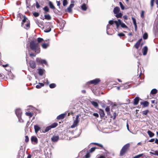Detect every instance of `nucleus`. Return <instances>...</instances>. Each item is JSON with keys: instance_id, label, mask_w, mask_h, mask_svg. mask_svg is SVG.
<instances>
[{"instance_id": "f257e3e1", "label": "nucleus", "mask_w": 158, "mask_h": 158, "mask_svg": "<svg viewBox=\"0 0 158 158\" xmlns=\"http://www.w3.org/2000/svg\"><path fill=\"white\" fill-rule=\"evenodd\" d=\"M30 47L31 50L35 52V53H39L40 51V45L36 41L32 40L30 44Z\"/></svg>"}, {"instance_id": "f03ea898", "label": "nucleus", "mask_w": 158, "mask_h": 158, "mask_svg": "<svg viewBox=\"0 0 158 158\" xmlns=\"http://www.w3.org/2000/svg\"><path fill=\"white\" fill-rule=\"evenodd\" d=\"M130 147V144L128 143L124 145L120 150L119 156H123L128 151Z\"/></svg>"}, {"instance_id": "7ed1b4c3", "label": "nucleus", "mask_w": 158, "mask_h": 158, "mask_svg": "<svg viewBox=\"0 0 158 158\" xmlns=\"http://www.w3.org/2000/svg\"><path fill=\"white\" fill-rule=\"evenodd\" d=\"M78 115H77L76 116V120L74 121L73 124L71 126V128H74L77 126L78 124L79 121L78 119Z\"/></svg>"}, {"instance_id": "20e7f679", "label": "nucleus", "mask_w": 158, "mask_h": 158, "mask_svg": "<svg viewBox=\"0 0 158 158\" xmlns=\"http://www.w3.org/2000/svg\"><path fill=\"white\" fill-rule=\"evenodd\" d=\"M101 81V80L99 78H96L95 79L91 80L88 82L89 83L93 84L94 85H96L98 84Z\"/></svg>"}, {"instance_id": "39448f33", "label": "nucleus", "mask_w": 158, "mask_h": 158, "mask_svg": "<svg viewBox=\"0 0 158 158\" xmlns=\"http://www.w3.org/2000/svg\"><path fill=\"white\" fill-rule=\"evenodd\" d=\"M31 140L32 143L34 144H37L38 143V139L35 136H33L31 137Z\"/></svg>"}, {"instance_id": "423d86ee", "label": "nucleus", "mask_w": 158, "mask_h": 158, "mask_svg": "<svg viewBox=\"0 0 158 158\" xmlns=\"http://www.w3.org/2000/svg\"><path fill=\"white\" fill-rule=\"evenodd\" d=\"M15 114L19 118L21 116L22 112L20 109H16L15 110Z\"/></svg>"}, {"instance_id": "0eeeda50", "label": "nucleus", "mask_w": 158, "mask_h": 158, "mask_svg": "<svg viewBox=\"0 0 158 158\" xmlns=\"http://www.w3.org/2000/svg\"><path fill=\"white\" fill-rule=\"evenodd\" d=\"M98 113L100 114V117L101 118H102L103 117H104L105 115V114L104 111V110L101 109H99Z\"/></svg>"}, {"instance_id": "6e6552de", "label": "nucleus", "mask_w": 158, "mask_h": 158, "mask_svg": "<svg viewBox=\"0 0 158 158\" xmlns=\"http://www.w3.org/2000/svg\"><path fill=\"white\" fill-rule=\"evenodd\" d=\"M67 114V112L61 114L57 116L56 119L58 120L63 119L64 118Z\"/></svg>"}, {"instance_id": "1a4fd4ad", "label": "nucleus", "mask_w": 158, "mask_h": 158, "mask_svg": "<svg viewBox=\"0 0 158 158\" xmlns=\"http://www.w3.org/2000/svg\"><path fill=\"white\" fill-rule=\"evenodd\" d=\"M29 64L31 68L32 69H34L36 67V64L35 62L32 60L29 61Z\"/></svg>"}, {"instance_id": "9d476101", "label": "nucleus", "mask_w": 158, "mask_h": 158, "mask_svg": "<svg viewBox=\"0 0 158 158\" xmlns=\"http://www.w3.org/2000/svg\"><path fill=\"white\" fill-rule=\"evenodd\" d=\"M142 40V39L141 38L139 39L136 43L134 45V47L136 49H138L139 45L140 44V43L141 41Z\"/></svg>"}, {"instance_id": "9b49d317", "label": "nucleus", "mask_w": 158, "mask_h": 158, "mask_svg": "<svg viewBox=\"0 0 158 158\" xmlns=\"http://www.w3.org/2000/svg\"><path fill=\"white\" fill-rule=\"evenodd\" d=\"M105 111L107 112V114L108 115H109L110 118L113 117L112 115L111 114L110 112V108L109 106H107L105 109Z\"/></svg>"}, {"instance_id": "f8f14e48", "label": "nucleus", "mask_w": 158, "mask_h": 158, "mask_svg": "<svg viewBox=\"0 0 158 158\" xmlns=\"http://www.w3.org/2000/svg\"><path fill=\"white\" fill-rule=\"evenodd\" d=\"M59 137L58 135H53L51 138L53 142H56L58 141Z\"/></svg>"}, {"instance_id": "ddd939ff", "label": "nucleus", "mask_w": 158, "mask_h": 158, "mask_svg": "<svg viewBox=\"0 0 158 158\" xmlns=\"http://www.w3.org/2000/svg\"><path fill=\"white\" fill-rule=\"evenodd\" d=\"M120 11V8L118 6L114 8L113 10V12L114 14H118Z\"/></svg>"}, {"instance_id": "4468645a", "label": "nucleus", "mask_w": 158, "mask_h": 158, "mask_svg": "<svg viewBox=\"0 0 158 158\" xmlns=\"http://www.w3.org/2000/svg\"><path fill=\"white\" fill-rule=\"evenodd\" d=\"M139 98L138 97H136L134 99L133 104L134 105H137L139 103Z\"/></svg>"}, {"instance_id": "2eb2a0df", "label": "nucleus", "mask_w": 158, "mask_h": 158, "mask_svg": "<svg viewBox=\"0 0 158 158\" xmlns=\"http://www.w3.org/2000/svg\"><path fill=\"white\" fill-rule=\"evenodd\" d=\"M143 52V55H146L147 53L148 48L147 46H145L142 49Z\"/></svg>"}, {"instance_id": "dca6fc26", "label": "nucleus", "mask_w": 158, "mask_h": 158, "mask_svg": "<svg viewBox=\"0 0 158 158\" xmlns=\"http://www.w3.org/2000/svg\"><path fill=\"white\" fill-rule=\"evenodd\" d=\"M140 104L143 105V107H146L149 106V103L147 101H144V102H141Z\"/></svg>"}, {"instance_id": "f3484780", "label": "nucleus", "mask_w": 158, "mask_h": 158, "mask_svg": "<svg viewBox=\"0 0 158 158\" xmlns=\"http://www.w3.org/2000/svg\"><path fill=\"white\" fill-rule=\"evenodd\" d=\"M91 143L92 144L97 145V146L100 147V148H102V149H105V148L103 147V146L102 145V144H101L100 143Z\"/></svg>"}, {"instance_id": "a211bd4d", "label": "nucleus", "mask_w": 158, "mask_h": 158, "mask_svg": "<svg viewBox=\"0 0 158 158\" xmlns=\"http://www.w3.org/2000/svg\"><path fill=\"white\" fill-rule=\"evenodd\" d=\"M44 84L43 83H39L37 85H36L35 87L37 89H40L41 87L44 86Z\"/></svg>"}, {"instance_id": "6ab92c4d", "label": "nucleus", "mask_w": 158, "mask_h": 158, "mask_svg": "<svg viewBox=\"0 0 158 158\" xmlns=\"http://www.w3.org/2000/svg\"><path fill=\"white\" fill-rule=\"evenodd\" d=\"M90 102L92 105H93L95 108H97L98 106V104L95 101H91Z\"/></svg>"}, {"instance_id": "aec40b11", "label": "nucleus", "mask_w": 158, "mask_h": 158, "mask_svg": "<svg viewBox=\"0 0 158 158\" xmlns=\"http://www.w3.org/2000/svg\"><path fill=\"white\" fill-rule=\"evenodd\" d=\"M147 133L150 137H153L155 135L150 130H148L147 131Z\"/></svg>"}, {"instance_id": "412c9836", "label": "nucleus", "mask_w": 158, "mask_h": 158, "mask_svg": "<svg viewBox=\"0 0 158 158\" xmlns=\"http://www.w3.org/2000/svg\"><path fill=\"white\" fill-rule=\"evenodd\" d=\"M35 132L37 133L40 129V128L38 125H35L34 127Z\"/></svg>"}, {"instance_id": "4be33fe9", "label": "nucleus", "mask_w": 158, "mask_h": 158, "mask_svg": "<svg viewBox=\"0 0 158 158\" xmlns=\"http://www.w3.org/2000/svg\"><path fill=\"white\" fill-rule=\"evenodd\" d=\"M44 70L43 69H39L38 73L39 75L40 76H42L43 75L44 73Z\"/></svg>"}, {"instance_id": "5701e85b", "label": "nucleus", "mask_w": 158, "mask_h": 158, "mask_svg": "<svg viewBox=\"0 0 158 158\" xmlns=\"http://www.w3.org/2000/svg\"><path fill=\"white\" fill-rule=\"evenodd\" d=\"M23 19L22 20V23H21V25L22 27H23V25L24 23H25L26 21V20H27V17L25 16H23Z\"/></svg>"}, {"instance_id": "b1692460", "label": "nucleus", "mask_w": 158, "mask_h": 158, "mask_svg": "<svg viewBox=\"0 0 158 158\" xmlns=\"http://www.w3.org/2000/svg\"><path fill=\"white\" fill-rule=\"evenodd\" d=\"M157 90L156 89H152L150 92V94L152 95L155 94L157 93Z\"/></svg>"}, {"instance_id": "393cba45", "label": "nucleus", "mask_w": 158, "mask_h": 158, "mask_svg": "<svg viewBox=\"0 0 158 158\" xmlns=\"http://www.w3.org/2000/svg\"><path fill=\"white\" fill-rule=\"evenodd\" d=\"M81 8L82 10L85 11L87 10V7L86 4L85 3H83L81 6Z\"/></svg>"}, {"instance_id": "a878e982", "label": "nucleus", "mask_w": 158, "mask_h": 158, "mask_svg": "<svg viewBox=\"0 0 158 158\" xmlns=\"http://www.w3.org/2000/svg\"><path fill=\"white\" fill-rule=\"evenodd\" d=\"M44 19L47 20H50L51 19V16L49 15H44Z\"/></svg>"}, {"instance_id": "bb28decb", "label": "nucleus", "mask_w": 158, "mask_h": 158, "mask_svg": "<svg viewBox=\"0 0 158 158\" xmlns=\"http://www.w3.org/2000/svg\"><path fill=\"white\" fill-rule=\"evenodd\" d=\"M48 4L49 7L51 9H55V7L54 6L52 2H49Z\"/></svg>"}, {"instance_id": "cd10ccee", "label": "nucleus", "mask_w": 158, "mask_h": 158, "mask_svg": "<svg viewBox=\"0 0 158 158\" xmlns=\"http://www.w3.org/2000/svg\"><path fill=\"white\" fill-rule=\"evenodd\" d=\"M58 125L57 123H54L50 125L52 128H54L56 127Z\"/></svg>"}, {"instance_id": "c85d7f7f", "label": "nucleus", "mask_w": 158, "mask_h": 158, "mask_svg": "<svg viewBox=\"0 0 158 158\" xmlns=\"http://www.w3.org/2000/svg\"><path fill=\"white\" fill-rule=\"evenodd\" d=\"M49 43L46 44L44 43L42 44V46L43 47V48L45 49L46 48L48 47L49 46Z\"/></svg>"}, {"instance_id": "c756f323", "label": "nucleus", "mask_w": 158, "mask_h": 158, "mask_svg": "<svg viewBox=\"0 0 158 158\" xmlns=\"http://www.w3.org/2000/svg\"><path fill=\"white\" fill-rule=\"evenodd\" d=\"M121 21L120 19H118V21H115V23L116 25H120L121 24Z\"/></svg>"}, {"instance_id": "7c9ffc66", "label": "nucleus", "mask_w": 158, "mask_h": 158, "mask_svg": "<svg viewBox=\"0 0 158 158\" xmlns=\"http://www.w3.org/2000/svg\"><path fill=\"white\" fill-rule=\"evenodd\" d=\"M111 111L112 113H113V117L112 118H113V119H115L116 117L117 114L115 112H114L112 110H111Z\"/></svg>"}, {"instance_id": "2f4dec72", "label": "nucleus", "mask_w": 158, "mask_h": 158, "mask_svg": "<svg viewBox=\"0 0 158 158\" xmlns=\"http://www.w3.org/2000/svg\"><path fill=\"white\" fill-rule=\"evenodd\" d=\"M149 112V110H146L142 112V114L143 115H147L148 113Z\"/></svg>"}, {"instance_id": "473e14b6", "label": "nucleus", "mask_w": 158, "mask_h": 158, "mask_svg": "<svg viewBox=\"0 0 158 158\" xmlns=\"http://www.w3.org/2000/svg\"><path fill=\"white\" fill-rule=\"evenodd\" d=\"M32 14L35 17H37L39 16L40 14L39 13L33 11L32 12Z\"/></svg>"}, {"instance_id": "72a5a7b5", "label": "nucleus", "mask_w": 158, "mask_h": 158, "mask_svg": "<svg viewBox=\"0 0 158 158\" xmlns=\"http://www.w3.org/2000/svg\"><path fill=\"white\" fill-rule=\"evenodd\" d=\"M115 15V16L118 18H121L123 15L121 13L119 12L118 14H116Z\"/></svg>"}, {"instance_id": "f704fd0d", "label": "nucleus", "mask_w": 158, "mask_h": 158, "mask_svg": "<svg viewBox=\"0 0 158 158\" xmlns=\"http://www.w3.org/2000/svg\"><path fill=\"white\" fill-rule=\"evenodd\" d=\"M26 114L27 116H29L30 118H31L33 114L31 112H27L26 113Z\"/></svg>"}, {"instance_id": "c9c22d12", "label": "nucleus", "mask_w": 158, "mask_h": 158, "mask_svg": "<svg viewBox=\"0 0 158 158\" xmlns=\"http://www.w3.org/2000/svg\"><path fill=\"white\" fill-rule=\"evenodd\" d=\"M110 25L109 24H108L107 25V26H106V28H107V30H106V31H107V33L108 34H109V35H112L111 34H110V33H109V30H110Z\"/></svg>"}, {"instance_id": "e433bc0d", "label": "nucleus", "mask_w": 158, "mask_h": 158, "mask_svg": "<svg viewBox=\"0 0 158 158\" xmlns=\"http://www.w3.org/2000/svg\"><path fill=\"white\" fill-rule=\"evenodd\" d=\"M44 10L46 12H49V10L48 8V7L47 6H45L44 8H43Z\"/></svg>"}, {"instance_id": "4c0bfd02", "label": "nucleus", "mask_w": 158, "mask_h": 158, "mask_svg": "<svg viewBox=\"0 0 158 158\" xmlns=\"http://www.w3.org/2000/svg\"><path fill=\"white\" fill-rule=\"evenodd\" d=\"M148 34L147 33H145L143 35V38L144 40H146L148 38Z\"/></svg>"}, {"instance_id": "58836bf2", "label": "nucleus", "mask_w": 158, "mask_h": 158, "mask_svg": "<svg viewBox=\"0 0 158 158\" xmlns=\"http://www.w3.org/2000/svg\"><path fill=\"white\" fill-rule=\"evenodd\" d=\"M52 128L50 126H48L46 127L45 129V132H47L48 131H49Z\"/></svg>"}, {"instance_id": "ea45409f", "label": "nucleus", "mask_w": 158, "mask_h": 158, "mask_svg": "<svg viewBox=\"0 0 158 158\" xmlns=\"http://www.w3.org/2000/svg\"><path fill=\"white\" fill-rule=\"evenodd\" d=\"M149 153L151 154H152L153 155H157V156H158V151H157V150L154 151V152H149Z\"/></svg>"}, {"instance_id": "a19ab883", "label": "nucleus", "mask_w": 158, "mask_h": 158, "mask_svg": "<svg viewBox=\"0 0 158 158\" xmlns=\"http://www.w3.org/2000/svg\"><path fill=\"white\" fill-rule=\"evenodd\" d=\"M121 27L123 28H127L128 27L124 23L122 22H121Z\"/></svg>"}, {"instance_id": "79ce46f5", "label": "nucleus", "mask_w": 158, "mask_h": 158, "mask_svg": "<svg viewBox=\"0 0 158 158\" xmlns=\"http://www.w3.org/2000/svg\"><path fill=\"white\" fill-rule=\"evenodd\" d=\"M56 86V85L54 83H52L49 85L50 88H53Z\"/></svg>"}, {"instance_id": "37998d69", "label": "nucleus", "mask_w": 158, "mask_h": 158, "mask_svg": "<svg viewBox=\"0 0 158 158\" xmlns=\"http://www.w3.org/2000/svg\"><path fill=\"white\" fill-rule=\"evenodd\" d=\"M119 5L121 9L122 10H124L125 9V7L121 2H119Z\"/></svg>"}, {"instance_id": "c03bdc74", "label": "nucleus", "mask_w": 158, "mask_h": 158, "mask_svg": "<svg viewBox=\"0 0 158 158\" xmlns=\"http://www.w3.org/2000/svg\"><path fill=\"white\" fill-rule=\"evenodd\" d=\"M72 9L69 7L67 9V10H66V11L68 12L69 13H71L72 12Z\"/></svg>"}, {"instance_id": "a18cd8bd", "label": "nucleus", "mask_w": 158, "mask_h": 158, "mask_svg": "<svg viewBox=\"0 0 158 158\" xmlns=\"http://www.w3.org/2000/svg\"><path fill=\"white\" fill-rule=\"evenodd\" d=\"M36 60L37 62L41 63L42 59H41L40 58H37Z\"/></svg>"}, {"instance_id": "49530a36", "label": "nucleus", "mask_w": 158, "mask_h": 158, "mask_svg": "<svg viewBox=\"0 0 158 158\" xmlns=\"http://www.w3.org/2000/svg\"><path fill=\"white\" fill-rule=\"evenodd\" d=\"M29 141V138L27 135L25 136V141L26 143H28Z\"/></svg>"}, {"instance_id": "de8ad7c7", "label": "nucleus", "mask_w": 158, "mask_h": 158, "mask_svg": "<svg viewBox=\"0 0 158 158\" xmlns=\"http://www.w3.org/2000/svg\"><path fill=\"white\" fill-rule=\"evenodd\" d=\"M51 30V28L50 27H49L48 28L45 29L44 31L45 32H48Z\"/></svg>"}, {"instance_id": "09e8293b", "label": "nucleus", "mask_w": 158, "mask_h": 158, "mask_svg": "<svg viewBox=\"0 0 158 158\" xmlns=\"http://www.w3.org/2000/svg\"><path fill=\"white\" fill-rule=\"evenodd\" d=\"M37 40L38 42V43H39L42 42L43 40V39L42 38L39 37L37 38Z\"/></svg>"}, {"instance_id": "8fccbe9b", "label": "nucleus", "mask_w": 158, "mask_h": 158, "mask_svg": "<svg viewBox=\"0 0 158 158\" xmlns=\"http://www.w3.org/2000/svg\"><path fill=\"white\" fill-rule=\"evenodd\" d=\"M68 4V2L67 0H63V6H65Z\"/></svg>"}, {"instance_id": "3c124183", "label": "nucleus", "mask_w": 158, "mask_h": 158, "mask_svg": "<svg viewBox=\"0 0 158 158\" xmlns=\"http://www.w3.org/2000/svg\"><path fill=\"white\" fill-rule=\"evenodd\" d=\"M118 35L120 37L125 36V35L122 32L118 33Z\"/></svg>"}, {"instance_id": "603ef678", "label": "nucleus", "mask_w": 158, "mask_h": 158, "mask_svg": "<svg viewBox=\"0 0 158 158\" xmlns=\"http://www.w3.org/2000/svg\"><path fill=\"white\" fill-rule=\"evenodd\" d=\"M37 53H35H35H31L29 54V56H33V57H35L36 56V55Z\"/></svg>"}, {"instance_id": "864d4df0", "label": "nucleus", "mask_w": 158, "mask_h": 158, "mask_svg": "<svg viewBox=\"0 0 158 158\" xmlns=\"http://www.w3.org/2000/svg\"><path fill=\"white\" fill-rule=\"evenodd\" d=\"M109 24L110 25H113L114 23H115V21H114L112 20H110L109 22Z\"/></svg>"}, {"instance_id": "5fc2aeb1", "label": "nucleus", "mask_w": 158, "mask_h": 158, "mask_svg": "<svg viewBox=\"0 0 158 158\" xmlns=\"http://www.w3.org/2000/svg\"><path fill=\"white\" fill-rule=\"evenodd\" d=\"M155 1V0H151L150 2V5L151 7H152L154 6V3Z\"/></svg>"}, {"instance_id": "6e6d98bb", "label": "nucleus", "mask_w": 158, "mask_h": 158, "mask_svg": "<svg viewBox=\"0 0 158 158\" xmlns=\"http://www.w3.org/2000/svg\"><path fill=\"white\" fill-rule=\"evenodd\" d=\"M96 149V147H93V148H91V149H90L89 151L90 152H93L95 151V150Z\"/></svg>"}, {"instance_id": "4d7b16f0", "label": "nucleus", "mask_w": 158, "mask_h": 158, "mask_svg": "<svg viewBox=\"0 0 158 158\" xmlns=\"http://www.w3.org/2000/svg\"><path fill=\"white\" fill-rule=\"evenodd\" d=\"M36 7L37 9L39 8L40 7V6L37 1L36 2Z\"/></svg>"}, {"instance_id": "13d9d810", "label": "nucleus", "mask_w": 158, "mask_h": 158, "mask_svg": "<svg viewBox=\"0 0 158 158\" xmlns=\"http://www.w3.org/2000/svg\"><path fill=\"white\" fill-rule=\"evenodd\" d=\"M0 65H2L3 67H6L9 66V64H3L2 63L0 64Z\"/></svg>"}, {"instance_id": "bf43d9fd", "label": "nucleus", "mask_w": 158, "mask_h": 158, "mask_svg": "<svg viewBox=\"0 0 158 158\" xmlns=\"http://www.w3.org/2000/svg\"><path fill=\"white\" fill-rule=\"evenodd\" d=\"M41 64H44L45 65H47V62L45 60H42Z\"/></svg>"}, {"instance_id": "052dcab7", "label": "nucleus", "mask_w": 158, "mask_h": 158, "mask_svg": "<svg viewBox=\"0 0 158 158\" xmlns=\"http://www.w3.org/2000/svg\"><path fill=\"white\" fill-rule=\"evenodd\" d=\"M132 20L134 24L136 23V19L132 17Z\"/></svg>"}, {"instance_id": "680f3d73", "label": "nucleus", "mask_w": 158, "mask_h": 158, "mask_svg": "<svg viewBox=\"0 0 158 158\" xmlns=\"http://www.w3.org/2000/svg\"><path fill=\"white\" fill-rule=\"evenodd\" d=\"M19 119V122L20 123H23L24 122L23 120L21 118V116L19 118L18 117Z\"/></svg>"}, {"instance_id": "e2e57ef3", "label": "nucleus", "mask_w": 158, "mask_h": 158, "mask_svg": "<svg viewBox=\"0 0 158 158\" xmlns=\"http://www.w3.org/2000/svg\"><path fill=\"white\" fill-rule=\"evenodd\" d=\"M93 115L96 118H98L99 117V114L97 113H94L93 114Z\"/></svg>"}, {"instance_id": "0e129e2a", "label": "nucleus", "mask_w": 158, "mask_h": 158, "mask_svg": "<svg viewBox=\"0 0 158 158\" xmlns=\"http://www.w3.org/2000/svg\"><path fill=\"white\" fill-rule=\"evenodd\" d=\"M90 155L89 153H87L85 156V158H89L90 157Z\"/></svg>"}, {"instance_id": "69168bd1", "label": "nucleus", "mask_w": 158, "mask_h": 158, "mask_svg": "<svg viewBox=\"0 0 158 158\" xmlns=\"http://www.w3.org/2000/svg\"><path fill=\"white\" fill-rule=\"evenodd\" d=\"M144 11H142L141 12V17L142 18H143L144 17Z\"/></svg>"}, {"instance_id": "338daca9", "label": "nucleus", "mask_w": 158, "mask_h": 158, "mask_svg": "<svg viewBox=\"0 0 158 158\" xmlns=\"http://www.w3.org/2000/svg\"><path fill=\"white\" fill-rule=\"evenodd\" d=\"M26 27L27 28H30V22L27 23L26 25Z\"/></svg>"}, {"instance_id": "774afa93", "label": "nucleus", "mask_w": 158, "mask_h": 158, "mask_svg": "<svg viewBox=\"0 0 158 158\" xmlns=\"http://www.w3.org/2000/svg\"><path fill=\"white\" fill-rule=\"evenodd\" d=\"M140 157H141V156L140 155V154H139L138 155H136V156H135L134 157H133V158H139Z\"/></svg>"}]
</instances>
